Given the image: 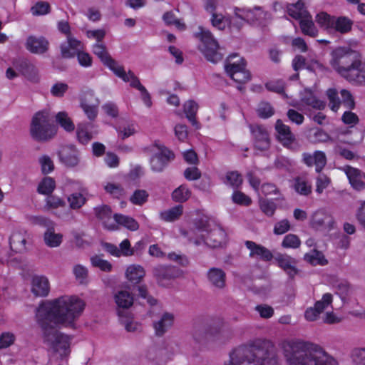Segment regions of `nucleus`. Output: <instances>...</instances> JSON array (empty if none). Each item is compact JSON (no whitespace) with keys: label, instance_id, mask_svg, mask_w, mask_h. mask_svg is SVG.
Segmentation results:
<instances>
[{"label":"nucleus","instance_id":"f257e3e1","mask_svg":"<svg viewBox=\"0 0 365 365\" xmlns=\"http://www.w3.org/2000/svg\"><path fill=\"white\" fill-rule=\"evenodd\" d=\"M85 307V302L78 296L62 295L40 304L36 312V321L46 331L51 326L73 327Z\"/></svg>","mask_w":365,"mask_h":365},{"label":"nucleus","instance_id":"f03ea898","mask_svg":"<svg viewBox=\"0 0 365 365\" xmlns=\"http://www.w3.org/2000/svg\"><path fill=\"white\" fill-rule=\"evenodd\" d=\"M225 365H279L277 349L269 340L255 339L232 349Z\"/></svg>","mask_w":365,"mask_h":365},{"label":"nucleus","instance_id":"7ed1b4c3","mask_svg":"<svg viewBox=\"0 0 365 365\" xmlns=\"http://www.w3.org/2000/svg\"><path fill=\"white\" fill-rule=\"evenodd\" d=\"M279 346L287 365H337L322 347L297 340H284Z\"/></svg>","mask_w":365,"mask_h":365},{"label":"nucleus","instance_id":"20e7f679","mask_svg":"<svg viewBox=\"0 0 365 365\" xmlns=\"http://www.w3.org/2000/svg\"><path fill=\"white\" fill-rule=\"evenodd\" d=\"M193 233V242L197 245H205L211 248H218L227 242L226 232L206 216L195 222Z\"/></svg>","mask_w":365,"mask_h":365},{"label":"nucleus","instance_id":"39448f33","mask_svg":"<svg viewBox=\"0 0 365 365\" xmlns=\"http://www.w3.org/2000/svg\"><path fill=\"white\" fill-rule=\"evenodd\" d=\"M51 116L48 110L37 112L32 118L30 134L37 141L46 142L57 134L58 127L51 123Z\"/></svg>","mask_w":365,"mask_h":365},{"label":"nucleus","instance_id":"423d86ee","mask_svg":"<svg viewBox=\"0 0 365 365\" xmlns=\"http://www.w3.org/2000/svg\"><path fill=\"white\" fill-rule=\"evenodd\" d=\"M358 53L344 47H339L331 52L330 65L339 74L346 78L354 63L358 62Z\"/></svg>","mask_w":365,"mask_h":365},{"label":"nucleus","instance_id":"0eeeda50","mask_svg":"<svg viewBox=\"0 0 365 365\" xmlns=\"http://www.w3.org/2000/svg\"><path fill=\"white\" fill-rule=\"evenodd\" d=\"M59 327L51 326L48 331L41 329L43 336L47 341L56 357L60 359L66 358L71 352V337L58 332Z\"/></svg>","mask_w":365,"mask_h":365},{"label":"nucleus","instance_id":"6e6552de","mask_svg":"<svg viewBox=\"0 0 365 365\" xmlns=\"http://www.w3.org/2000/svg\"><path fill=\"white\" fill-rule=\"evenodd\" d=\"M194 36L199 41L198 49L207 61L217 63L222 59V55L219 52V44L208 29L200 26Z\"/></svg>","mask_w":365,"mask_h":365},{"label":"nucleus","instance_id":"1a4fd4ad","mask_svg":"<svg viewBox=\"0 0 365 365\" xmlns=\"http://www.w3.org/2000/svg\"><path fill=\"white\" fill-rule=\"evenodd\" d=\"M144 152L150 156V168L154 172H161L168 162L174 158V154L160 141L146 146Z\"/></svg>","mask_w":365,"mask_h":365},{"label":"nucleus","instance_id":"9d476101","mask_svg":"<svg viewBox=\"0 0 365 365\" xmlns=\"http://www.w3.org/2000/svg\"><path fill=\"white\" fill-rule=\"evenodd\" d=\"M63 190L73 191L66 197L67 202L71 210L81 208L87 202V189L78 181L65 178L62 185Z\"/></svg>","mask_w":365,"mask_h":365},{"label":"nucleus","instance_id":"9b49d317","mask_svg":"<svg viewBox=\"0 0 365 365\" xmlns=\"http://www.w3.org/2000/svg\"><path fill=\"white\" fill-rule=\"evenodd\" d=\"M225 69L231 78L239 83H245L250 78V72L246 69L245 59L237 54L230 55L227 58Z\"/></svg>","mask_w":365,"mask_h":365},{"label":"nucleus","instance_id":"f8f14e48","mask_svg":"<svg viewBox=\"0 0 365 365\" xmlns=\"http://www.w3.org/2000/svg\"><path fill=\"white\" fill-rule=\"evenodd\" d=\"M220 4V0H205L204 3L205 11L210 15V21L212 26L219 30H224L229 25H230L231 27H235L237 29H240L242 26V23L235 26L234 24H231L229 16L218 12Z\"/></svg>","mask_w":365,"mask_h":365},{"label":"nucleus","instance_id":"ddd939ff","mask_svg":"<svg viewBox=\"0 0 365 365\" xmlns=\"http://www.w3.org/2000/svg\"><path fill=\"white\" fill-rule=\"evenodd\" d=\"M235 16L242 21H246L251 24L262 26L267 24L271 19V14L264 11L259 6L253 8H239L234 9Z\"/></svg>","mask_w":365,"mask_h":365},{"label":"nucleus","instance_id":"4468645a","mask_svg":"<svg viewBox=\"0 0 365 365\" xmlns=\"http://www.w3.org/2000/svg\"><path fill=\"white\" fill-rule=\"evenodd\" d=\"M80 107L90 120H94L98 116L99 99L91 90L82 91L80 95Z\"/></svg>","mask_w":365,"mask_h":365},{"label":"nucleus","instance_id":"2eb2a0df","mask_svg":"<svg viewBox=\"0 0 365 365\" xmlns=\"http://www.w3.org/2000/svg\"><path fill=\"white\" fill-rule=\"evenodd\" d=\"M93 52L101 62L120 78L125 72L124 68L111 58L104 44L96 43L93 46Z\"/></svg>","mask_w":365,"mask_h":365},{"label":"nucleus","instance_id":"dca6fc26","mask_svg":"<svg viewBox=\"0 0 365 365\" xmlns=\"http://www.w3.org/2000/svg\"><path fill=\"white\" fill-rule=\"evenodd\" d=\"M58 29L67 35V43L61 46V54L64 58H71L75 56V53L81 46V42L73 38L70 34V26L66 21L58 23Z\"/></svg>","mask_w":365,"mask_h":365},{"label":"nucleus","instance_id":"f3484780","mask_svg":"<svg viewBox=\"0 0 365 365\" xmlns=\"http://www.w3.org/2000/svg\"><path fill=\"white\" fill-rule=\"evenodd\" d=\"M123 81L129 83L130 86L133 88L138 89L140 94V98L143 103V104L148 107L150 108L152 106V100L151 96L147 89L143 86L138 78L130 71L128 72H125L120 77Z\"/></svg>","mask_w":365,"mask_h":365},{"label":"nucleus","instance_id":"a211bd4d","mask_svg":"<svg viewBox=\"0 0 365 365\" xmlns=\"http://www.w3.org/2000/svg\"><path fill=\"white\" fill-rule=\"evenodd\" d=\"M275 129L277 140L286 148L294 149L297 147L294 135L291 132L289 127L284 124L280 120L276 122Z\"/></svg>","mask_w":365,"mask_h":365},{"label":"nucleus","instance_id":"6ab92c4d","mask_svg":"<svg viewBox=\"0 0 365 365\" xmlns=\"http://www.w3.org/2000/svg\"><path fill=\"white\" fill-rule=\"evenodd\" d=\"M50 282L44 275H34L31 281V292L36 297H47L50 292Z\"/></svg>","mask_w":365,"mask_h":365},{"label":"nucleus","instance_id":"aec40b11","mask_svg":"<svg viewBox=\"0 0 365 365\" xmlns=\"http://www.w3.org/2000/svg\"><path fill=\"white\" fill-rule=\"evenodd\" d=\"M311 226L317 230L326 229L330 230L334 226L333 217L326 211L319 210L312 216Z\"/></svg>","mask_w":365,"mask_h":365},{"label":"nucleus","instance_id":"412c9836","mask_svg":"<svg viewBox=\"0 0 365 365\" xmlns=\"http://www.w3.org/2000/svg\"><path fill=\"white\" fill-rule=\"evenodd\" d=\"M26 48L35 54H43L48 50L49 43L43 36H29L25 42Z\"/></svg>","mask_w":365,"mask_h":365},{"label":"nucleus","instance_id":"4be33fe9","mask_svg":"<svg viewBox=\"0 0 365 365\" xmlns=\"http://www.w3.org/2000/svg\"><path fill=\"white\" fill-rule=\"evenodd\" d=\"M301 110H305L307 107H311L316 109H323L325 103L317 99L309 90H304L302 93L300 102L292 104Z\"/></svg>","mask_w":365,"mask_h":365},{"label":"nucleus","instance_id":"5701e85b","mask_svg":"<svg viewBox=\"0 0 365 365\" xmlns=\"http://www.w3.org/2000/svg\"><path fill=\"white\" fill-rule=\"evenodd\" d=\"M60 161L67 167H75L79 163V154L73 145L62 147L58 151Z\"/></svg>","mask_w":365,"mask_h":365},{"label":"nucleus","instance_id":"b1692460","mask_svg":"<svg viewBox=\"0 0 365 365\" xmlns=\"http://www.w3.org/2000/svg\"><path fill=\"white\" fill-rule=\"evenodd\" d=\"M103 246L106 251L116 257L134 255V250L132 249L130 243L127 239L120 243L119 247L110 243H104Z\"/></svg>","mask_w":365,"mask_h":365},{"label":"nucleus","instance_id":"393cba45","mask_svg":"<svg viewBox=\"0 0 365 365\" xmlns=\"http://www.w3.org/2000/svg\"><path fill=\"white\" fill-rule=\"evenodd\" d=\"M97 217L102 222L103 226L110 230L117 229L115 225V215H113L110 208L107 205H101L95 208Z\"/></svg>","mask_w":365,"mask_h":365},{"label":"nucleus","instance_id":"a878e982","mask_svg":"<svg viewBox=\"0 0 365 365\" xmlns=\"http://www.w3.org/2000/svg\"><path fill=\"white\" fill-rule=\"evenodd\" d=\"M250 130L254 137L256 148L259 150H266L269 146V135L265 128L259 125H250Z\"/></svg>","mask_w":365,"mask_h":365},{"label":"nucleus","instance_id":"bb28decb","mask_svg":"<svg viewBox=\"0 0 365 365\" xmlns=\"http://www.w3.org/2000/svg\"><path fill=\"white\" fill-rule=\"evenodd\" d=\"M94 125L91 123L81 122L77 124L76 134L78 141L81 144L88 143L97 133L93 131Z\"/></svg>","mask_w":365,"mask_h":365},{"label":"nucleus","instance_id":"cd10ccee","mask_svg":"<svg viewBox=\"0 0 365 365\" xmlns=\"http://www.w3.org/2000/svg\"><path fill=\"white\" fill-rule=\"evenodd\" d=\"M245 246L250 250L251 257H257L265 262L270 261L274 257L269 250L252 241H246Z\"/></svg>","mask_w":365,"mask_h":365},{"label":"nucleus","instance_id":"c85d7f7f","mask_svg":"<svg viewBox=\"0 0 365 365\" xmlns=\"http://www.w3.org/2000/svg\"><path fill=\"white\" fill-rule=\"evenodd\" d=\"M174 314L165 312L160 318L153 322L155 334L158 336H163L173 325Z\"/></svg>","mask_w":365,"mask_h":365},{"label":"nucleus","instance_id":"c756f323","mask_svg":"<svg viewBox=\"0 0 365 365\" xmlns=\"http://www.w3.org/2000/svg\"><path fill=\"white\" fill-rule=\"evenodd\" d=\"M180 274V270L177 269L174 267L159 265L154 269V275L157 278L158 282L163 286L167 285V280L178 277Z\"/></svg>","mask_w":365,"mask_h":365},{"label":"nucleus","instance_id":"7c9ffc66","mask_svg":"<svg viewBox=\"0 0 365 365\" xmlns=\"http://www.w3.org/2000/svg\"><path fill=\"white\" fill-rule=\"evenodd\" d=\"M208 282L216 289H223L225 287L226 273L218 267H211L207 272Z\"/></svg>","mask_w":365,"mask_h":365},{"label":"nucleus","instance_id":"2f4dec72","mask_svg":"<svg viewBox=\"0 0 365 365\" xmlns=\"http://www.w3.org/2000/svg\"><path fill=\"white\" fill-rule=\"evenodd\" d=\"M278 266L285 271L289 276H294L297 273L296 268L297 260L289 255L277 254L274 257Z\"/></svg>","mask_w":365,"mask_h":365},{"label":"nucleus","instance_id":"473e14b6","mask_svg":"<svg viewBox=\"0 0 365 365\" xmlns=\"http://www.w3.org/2000/svg\"><path fill=\"white\" fill-rule=\"evenodd\" d=\"M344 170L349 179V183L354 189L356 190H361L364 188L365 183L363 181L364 178L359 170L347 166L344 168Z\"/></svg>","mask_w":365,"mask_h":365},{"label":"nucleus","instance_id":"72a5a7b5","mask_svg":"<svg viewBox=\"0 0 365 365\" xmlns=\"http://www.w3.org/2000/svg\"><path fill=\"white\" fill-rule=\"evenodd\" d=\"M353 66L346 79L350 82L365 84V63L359 60L358 62L354 63Z\"/></svg>","mask_w":365,"mask_h":365},{"label":"nucleus","instance_id":"f704fd0d","mask_svg":"<svg viewBox=\"0 0 365 365\" xmlns=\"http://www.w3.org/2000/svg\"><path fill=\"white\" fill-rule=\"evenodd\" d=\"M126 279L131 284L140 282L145 275V269L140 264H133L127 267L125 272Z\"/></svg>","mask_w":365,"mask_h":365},{"label":"nucleus","instance_id":"c9c22d12","mask_svg":"<svg viewBox=\"0 0 365 365\" xmlns=\"http://www.w3.org/2000/svg\"><path fill=\"white\" fill-rule=\"evenodd\" d=\"M63 238L61 233L56 232L54 225L48 227L43 234V242L51 248L59 247L63 242Z\"/></svg>","mask_w":365,"mask_h":365},{"label":"nucleus","instance_id":"e433bc0d","mask_svg":"<svg viewBox=\"0 0 365 365\" xmlns=\"http://www.w3.org/2000/svg\"><path fill=\"white\" fill-rule=\"evenodd\" d=\"M305 15L303 16L304 18L299 21L302 32L311 37H315L318 34V29L312 20L311 14L305 13Z\"/></svg>","mask_w":365,"mask_h":365},{"label":"nucleus","instance_id":"4c0bfd02","mask_svg":"<svg viewBox=\"0 0 365 365\" xmlns=\"http://www.w3.org/2000/svg\"><path fill=\"white\" fill-rule=\"evenodd\" d=\"M335 16H331L327 12H319L315 16V21L323 29L329 33H333L334 21Z\"/></svg>","mask_w":365,"mask_h":365},{"label":"nucleus","instance_id":"58836bf2","mask_svg":"<svg viewBox=\"0 0 365 365\" xmlns=\"http://www.w3.org/2000/svg\"><path fill=\"white\" fill-rule=\"evenodd\" d=\"M304 260L312 266H324L328 263L324 254L315 249L306 253L304 255Z\"/></svg>","mask_w":365,"mask_h":365},{"label":"nucleus","instance_id":"ea45409f","mask_svg":"<svg viewBox=\"0 0 365 365\" xmlns=\"http://www.w3.org/2000/svg\"><path fill=\"white\" fill-rule=\"evenodd\" d=\"M287 11L293 19L300 21L304 18L305 13H309L302 1H298L296 4H292L287 6Z\"/></svg>","mask_w":365,"mask_h":365},{"label":"nucleus","instance_id":"a19ab883","mask_svg":"<svg viewBox=\"0 0 365 365\" xmlns=\"http://www.w3.org/2000/svg\"><path fill=\"white\" fill-rule=\"evenodd\" d=\"M183 213L182 205H176L160 213V218L165 222H173L179 219Z\"/></svg>","mask_w":365,"mask_h":365},{"label":"nucleus","instance_id":"79ce46f5","mask_svg":"<svg viewBox=\"0 0 365 365\" xmlns=\"http://www.w3.org/2000/svg\"><path fill=\"white\" fill-rule=\"evenodd\" d=\"M353 22L347 17L340 16L336 17L334 21V32H339L341 34H345L351 31Z\"/></svg>","mask_w":365,"mask_h":365},{"label":"nucleus","instance_id":"37998d69","mask_svg":"<svg viewBox=\"0 0 365 365\" xmlns=\"http://www.w3.org/2000/svg\"><path fill=\"white\" fill-rule=\"evenodd\" d=\"M56 121L66 132L71 133L75 130V125L72 119L65 111L58 112L56 115Z\"/></svg>","mask_w":365,"mask_h":365},{"label":"nucleus","instance_id":"c03bdc74","mask_svg":"<svg viewBox=\"0 0 365 365\" xmlns=\"http://www.w3.org/2000/svg\"><path fill=\"white\" fill-rule=\"evenodd\" d=\"M10 246L16 252H21L26 249V237L21 232H14L10 237Z\"/></svg>","mask_w":365,"mask_h":365},{"label":"nucleus","instance_id":"a18cd8bd","mask_svg":"<svg viewBox=\"0 0 365 365\" xmlns=\"http://www.w3.org/2000/svg\"><path fill=\"white\" fill-rule=\"evenodd\" d=\"M183 110L186 118L193 126L198 128V123L195 119V115L198 110V105L193 101H187L183 105Z\"/></svg>","mask_w":365,"mask_h":365},{"label":"nucleus","instance_id":"49530a36","mask_svg":"<svg viewBox=\"0 0 365 365\" xmlns=\"http://www.w3.org/2000/svg\"><path fill=\"white\" fill-rule=\"evenodd\" d=\"M118 225H123L131 231H135L139 228V225L135 220L123 215H115V225L118 227Z\"/></svg>","mask_w":365,"mask_h":365},{"label":"nucleus","instance_id":"de8ad7c7","mask_svg":"<svg viewBox=\"0 0 365 365\" xmlns=\"http://www.w3.org/2000/svg\"><path fill=\"white\" fill-rule=\"evenodd\" d=\"M117 305L122 308H129L133 303V297L127 291H120L115 296Z\"/></svg>","mask_w":365,"mask_h":365},{"label":"nucleus","instance_id":"09e8293b","mask_svg":"<svg viewBox=\"0 0 365 365\" xmlns=\"http://www.w3.org/2000/svg\"><path fill=\"white\" fill-rule=\"evenodd\" d=\"M56 187V182L51 177L43 178L38 183L37 190L42 195L51 194Z\"/></svg>","mask_w":365,"mask_h":365},{"label":"nucleus","instance_id":"8fccbe9b","mask_svg":"<svg viewBox=\"0 0 365 365\" xmlns=\"http://www.w3.org/2000/svg\"><path fill=\"white\" fill-rule=\"evenodd\" d=\"M119 317L121 324L125 327V329L128 331L134 332L140 330V324L134 321L131 317L124 315L120 312H119Z\"/></svg>","mask_w":365,"mask_h":365},{"label":"nucleus","instance_id":"3c124183","mask_svg":"<svg viewBox=\"0 0 365 365\" xmlns=\"http://www.w3.org/2000/svg\"><path fill=\"white\" fill-rule=\"evenodd\" d=\"M242 182V177L237 171L228 172L226 174L224 180L225 184L235 189L241 186Z\"/></svg>","mask_w":365,"mask_h":365},{"label":"nucleus","instance_id":"603ef678","mask_svg":"<svg viewBox=\"0 0 365 365\" xmlns=\"http://www.w3.org/2000/svg\"><path fill=\"white\" fill-rule=\"evenodd\" d=\"M190 190L183 185L179 186L172 193L173 200L179 202L187 201L190 198Z\"/></svg>","mask_w":365,"mask_h":365},{"label":"nucleus","instance_id":"864d4df0","mask_svg":"<svg viewBox=\"0 0 365 365\" xmlns=\"http://www.w3.org/2000/svg\"><path fill=\"white\" fill-rule=\"evenodd\" d=\"M104 190L113 197L119 198L124 195L123 187L118 183L113 182H105L103 183Z\"/></svg>","mask_w":365,"mask_h":365},{"label":"nucleus","instance_id":"5fc2aeb1","mask_svg":"<svg viewBox=\"0 0 365 365\" xmlns=\"http://www.w3.org/2000/svg\"><path fill=\"white\" fill-rule=\"evenodd\" d=\"M118 137L121 139H125L133 135L137 132V126L135 123H127L123 126L116 128Z\"/></svg>","mask_w":365,"mask_h":365},{"label":"nucleus","instance_id":"6e6d98bb","mask_svg":"<svg viewBox=\"0 0 365 365\" xmlns=\"http://www.w3.org/2000/svg\"><path fill=\"white\" fill-rule=\"evenodd\" d=\"M91 262L93 267L100 269L101 271L110 272L112 270V264L99 255L93 256L91 258Z\"/></svg>","mask_w":365,"mask_h":365},{"label":"nucleus","instance_id":"4d7b16f0","mask_svg":"<svg viewBox=\"0 0 365 365\" xmlns=\"http://www.w3.org/2000/svg\"><path fill=\"white\" fill-rule=\"evenodd\" d=\"M16 341V336L13 332L4 331L0 334V350L7 349L12 346Z\"/></svg>","mask_w":365,"mask_h":365},{"label":"nucleus","instance_id":"13d9d810","mask_svg":"<svg viewBox=\"0 0 365 365\" xmlns=\"http://www.w3.org/2000/svg\"><path fill=\"white\" fill-rule=\"evenodd\" d=\"M163 19L164 22L168 26L173 25L177 29L180 31H183L185 29V24L180 20L178 19L172 12H166L164 14Z\"/></svg>","mask_w":365,"mask_h":365},{"label":"nucleus","instance_id":"bf43d9fd","mask_svg":"<svg viewBox=\"0 0 365 365\" xmlns=\"http://www.w3.org/2000/svg\"><path fill=\"white\" fill-rule=\"evenodd\" d=\"M301 240L299 237L294 234L287 235L282 240V246L284 248L297 249L299 247Z\"/></svg>","mask_w":365,"mask_h":365},{"label":"nucleus","instance_id":"052dcab7","mask_svg":"<svg viewBox=\"0 0 365 365\" xmlns=\"http://www.w3.org/2000/svg\"><path fill=\"white\" fill-rule=\"evenodd\" d=\"M232 200L234 203L242 205V206H249L252 204V199L244 192L235 190L232 195Z\"/></svg>","mask_w":365,"mask_h":365},{"label":"nucleus","instance_id":"680f3d73","mask_svg":"<svg viewBox=\"0 0 365 365\" xmlns=\"http://www.w3.org/2000/svg\"><path fill=\"white\" fill-rule=\"evenodd\" d=\"M46 207L48 210H55L61 207H66V202L60 197L50 195L46 199Z\"/></svg>","mask_w":365,"mask_h":365},{"label":"nucleus","instance_id":"e2e57ef3","mask_svg":"<svg viewBox=\"0 0 365 365\" xmlns=\"http://www.w3.org/2000/svg\"><path fill=\"white\" fill-rule=\"evenodd\" d=\"M259 205L262 212L268 217H271L274 214L276 205L268 200L262 198L259 196Z\"/></svg>","mask_w":365,"mask_h":365},{"label":"nucleus","instance_id":"0e129e2a","mask_svg":"<svg viewBox=\"0 0 365 365\" xmlns=\"http://www.w3.org/2000/svg\"><path fill=\"white\" fill-rule=\"evenodd\" d=\"M295 190L301 194L307 195L311 192L312 186L303 178H298L295 180L294 185Z\"/></svg>","mask_w":365,"mask_h":365},{"label":"nucleus","instance_id":"69168bd1","mask_svg":"<svg viewBox=\"0 0 365 365\" xmlns=\"http://www.w3.org/2000/svg\"><path fill=\"white\" fill-rule=\"evenodd\" d=\"M73 272L76 279L81 284H84L87 281L88 272L86 267L81 264H76L73 268Z\"/></svg>","mask_w":365,"mask_h":365},{"label":"nucleus","instance_id":"338daca9","mask_svg":"<svg viewBox=\"0 0 365 365\" xmlns=\"http://www.w3.org/2000/svg\"><path fill=\"white\" fill-rule=\"evenodd\" d=\"M333 302V296L330 293H325L322 295V297L320 300H318L315 302L314 305L319 310L321 313H322L325 309H327L329 306H331Z\"/></svg>","mask_w":365,"mask_h":365},{"label":"nucleus","instance_id":"774afa93","mask_svg":"<svg viewBox=\"0 0 365 365\" xmlns=\"http://www.w3.org/2000/svg\"><path fill=\"white\" fill-rule=\"evenodd\" d=\"M68 89V86L67 83L63 82H57L51 87L50 92L53 96L61 98L64 96Z\"/></svg>","mask_w":365,"mask_h":365}]
</instances>
